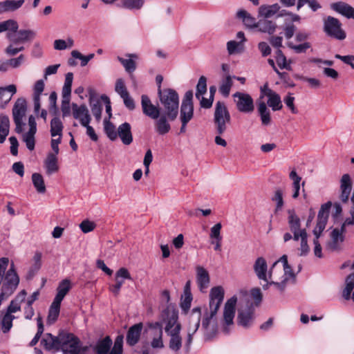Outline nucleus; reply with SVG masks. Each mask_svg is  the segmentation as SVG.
I'll use <instances>...</instances> for the list:
<instances>
[{
	"mask_svg": "<svg viewBox=\"0 0 354 354\" xmlns=\"http://www.w3.org/2000/svg\"><path fill=\"white\" fill-rule=\"evenodd\" d=\"M115 91L121 98L129 94L125 86L124 81L122 78H119L116 80Z\"/></svg>",
	"mask_w": 354,
	"mask_h": 354,
	"instance_id": "obj_60",
	"label": "nucleus"
},
{
	"mask_svg": "<svg viewBox=\"0 0 354 354\" xmlns=\"http://www.w3.org/2000/svg\"><path fill=\"white\" fill-rule=\"evenodd\" d=\"M160 101L169 120H174L178 113L179 97L177 92L171 88L158 89Z\"/></svg>",
	"mask_w": 354,
	"mask_h": 354,
	"instance_id": "obj_3",
	"label": "nucleus"
},
{
	"mask_svg": "<svg viewBox=\"0 0 354 354\" xmlns=\"http://www.w3.org/2000/svg\"><path fill=\"white\" fill-rule=\"evenodd\" d=\"M232 84V77L231 75H227L221 82V84L219 86V92L224 97H227L230 95Z\"/></svg>",
	"mask_w": 354,
	"mask_h": 354,
	"instance_id": "obj_44",
	"label": "nucleus"
},
{
	"mask_svg": "<svg viewBox=\"0 0 354 354\" xmlns=\"http://www.w3.org/2000/svg\"><path fill=\"white\" fill-rule=\"evenodd\" d=\"M201 317V310L200 307L194 308L191 313V321L189 323V331L185 342V347L189 351L190 346L192 343V335L197 331L200 326V321Z\"/></svg>",
	"mask_w": 354,
	"mask_h": 354,
	"instance_id": "obj_13",
	"label": "nucleus"
},
{
	"mask_svg": "<svg viewBox=\"0 0 354 354\" xmlns=\"http://www.w3.org/2000/svg\"><path fill=\"white\" fill-rule=\"evenodd\" d=\"M74 46V40L71 37L66 40L56 39L54 41V48L58 50H63L66 48H72Z\"/></svg>",
	"mask_w": 354,
	"mask_h": 354,
	"instance_id": "obj_48",
	"label": "nucleus"
},
{
	"mask_svg": "<svg viewBox=\"0 0 354 354\" xmlns=\"http://www.w3.org/2000/svg\"><path fill=\"white\" fill-rule=\"evenodd\" d=\"M71 281L68 279H63L59 282L57 288V294L54 298L55 301L62 303V300L71 289Z\"/></svg>",
	"mask_w": 354,
	"mask_h": 354,
	"instance_id": "obj_31",
	"label": "nucleus"
},
{
	"mask_svg": "<svg viewBox=\"0 0 354 354\" xmlns=\"http://www.w3.org/2000/svg\"><path fill=\"white\" fill-rule=\"evenodd\" d=\"M63 129L64 126L59 118L56 117L52 119L50 122V134L52 137L56 136L62 137Z\"/></svg>",
	"mask_w": 354,
	"mask_h": 354,
	"instance_id": "obj_43",
	"label": "nucleus"
},
{
	"mask_svg": "<svg viewBox=\"0 0 354 354\" xmlns=\"http://www.w3.org/2000/svg\"><path fill=\"white\" fill-rule=\"evenodd\" d=\"M33 264L30 268L29 274L34 275L41 266V253L40 252H36L33 257Z\"/></svg>",
	"mask_w": 354,
	"mask_h": 354,
	"instance_id": "obj_56",
	"label": "nucleus"
},
{
	"mask_svg": "<svg viewBox=\"0 0 354 354\" xmlns=\"http://www.w3.org/2000/svg\"><path fill=\"white\" fill-rule=\"evenodd\" d=\"M258 111L259 113L262 124L263 125L270 124L271 120L270 113L264 102H259Z\"/></svg>",
	"mask_w": 354,
	"mask_h": 354,
	"instance_id": "obj_40",
	"label": "nucleus"
},
{
	"mask_svg": "<svg viewBox=\"0 0 354 354\" xmlns=\"http://www.w3.org/2000/svg\"><path fill=\"white\" fill-rule=\"evenodd\" d=\"M196 280L201 290L207 288L209 283V275L208 272L201 266L196 268Z\"/></svg>",
	"mask_w": 354,
	"mask_h": 354,
	"instance_id": "obj_30",
	"label": "nucleus"
},
{
	"mask_svg": "<svg viewBox=\"0 0 354 354\" xmlns=\"http://www.w3.org/2000/svg\"><path fill=\"white\" fill-rule=\"evenodd\" d=\"M193 93L188 91L183 97L180 111V122H189L194 116V106L192 103Z\"/></svg>",
	"mask_w": 354,
	"mask_h": 354,
	"instance_id": "obj_12",
	"label": "nucleus"
},
{
	"mask_svg": "<svg viewBox=\"0 0 354 354\" xmlns=\"http://www.w3.org/2000/svg\"><path fill=\"white\" fill-rule=\"evenodd\" d=\"M90 106L92 113L97 120H100L102 114V104L98 100H94L93 97L90 98Z\"/></svg>",
	"mask_w": 354,
	"mask_h": 354,
	"instance_id": "obj_50",
	"label": "nucleus"
},
{
	"mask_svg": "<svg viewBox=\"0 0 354 354\" xmlns=\"http://www.w3.org/2000/svg\"><path fill=\"white\" fill-rule=\"evenodd\" d=\"M141 106L142 113L151 119H158L160 110L158 106L152 104L150 98L147 95H141Z\"/></svg>",
	"mask_w": 354,
	"mask_h": 354,
	"instance_id": "obj_16",
	"label": "nucleus"
},
{
	"mask_svg": "<svg viewBox=\"0 0 354 354\" xmlns=\"http://www.w3.org/2000/svg\"><path fill=\"white\" fill-rule=\"evenodd\" d=\"M336 59H338L343 62L344 64L351 66V68L354 70V55H340L339 54H336L335 55Z\"/></svg>",
	"mask_w": 354,
	"mask_h": 354,
	"instance_id": "obj_64",
	"label": "nucleus"
},
{
	"mask_svg": "<svg viewBox=\"0 0 354 354\" xmlns=\"http://www.w3.org/2000/svg\"><path fill=\"white\" fill-rule=\"evenodd\" d=\"M352 189V181L348 174H344L340 180V200L347 203Z\"/></svg>",
	"mask_w": 354,
	"mask_h": 354,
	"instance_id": "obj_20",
	"label": "nucleus"
},
{
	"mask_svg": "<svg viewBox=\"0 0 354 354\" xmlns=\"http://www.w3.org/2000/svg\"><path fill=\"white\" fill-rule=\"evenodd\" d=\"M104 129L107 137L112 141L118 138V130L116 131L115 127L109 120L104 119Z\"/></svg>",
	"mask_w": 354,
	"mask_h": 354,
	"instance_id": "obj_46",
	"label": "nucleus"
},
{
	"mask_svg": "<svg viewBox=\"0 0 354 354\" xmlns=\"http://www.w3.org/2000/svg\"><path fill=\"white\" fill-rule=\"evenodd\" d=\"M64 333H60L58 336H54L50 333H46L41 339V344L47 351H59Z\"/></svg>",
	"mask_w": 354,
	"mask_h": 354,
	"instance_id": "obj_17",
	"label": "nucleus"
},
{
	"mask_svg": "<svg viewBox=\"0 0 354 354\" xmlns=\"http://www.w3.org/2000/svg\"><path fill=\"white\" fill-rule=\"evenodd\" d=\"M266 96L268 97V105L272 111H279L282 109V102L279 94L270 89L267 84L261 88V98Z\"/></svg>",
	"mask_w": 354,
	"mask_h": 354,
	"instance_id": "obj_14",
	"label": "nucleus"
},
{
	"mask_svg": "<svg viewBox=\"0 0 354 354\" xmlns=\"http://www.w3.org/2000/svg\"><path fill=\"white\" fill-rule=\"evenodd\" d=\"M254 319V310L252 306H248L245 309H241L238 311L237 322L238 324L244 328L250 327Z\"/></svg>",
	"mask_w": 354,
	"mask_h": 354,
	"instance_id": "obj_19",
	"label": "nucleus"
},
{
	"mask_svg": "<svg viewBox=\"0 0 354 354\" xmlns=\"http://www.w3.org/2000/svg\"><path fill=\"white\" fill-rule=\"evenodd\" d=\"M126 56L128 57L129 59H124L119 56L118 57L117 59L124 66L125 71L127 73H131L133 72L136 68V62L132 59H138V56L136 54L133 53L127 54Z\"/></svg>",
	"mask_w": 354,
	"mask_h": 354,
	"instance_id": "obj_37",
	"label": "nucleus"
},
{
	"mask_svg": "<svg viewBox=\"0 0 354 354\" xmlns=\"http://www.w3.org/2000/svg\"><path fill=\"white\" fill-rule=\"evenodd\" d=\"M71 56L73 58L78 59L81 61V66H85L87 65L88 62L95 57V55L94 53H90L87 55H84L78 50H74L71 52Z\"/></svg>",
	"mask_w": 354,
	"mask_h": 354,
	"instance_id": "obj_51",
	"label": "nucleus"
},
{
	"mask_svg": "<svg viewBox=\"0 0 354 354\" xmlns=\"http://www.w3.org/2000/svg\"><path fill=\"white\" fill-rule=\"evenodd\" d=\"M192 295H183L182 301L180 302V307L182 310L187 314L191 307V303L192 301Z\"/></svg>",
	"mask_w": 354,
	"mask_h": 354,
	"instance_id": "obj_63",
	"label": "nucleus"
},
{
	"mask_svg": "<svg viewBox=\"0 0 354 354\" xmlns=\"http://www.w3.org/2000/svg\"><path fill=\"white\" fill-rule=\"evenodd\" d=\"M227 50L230 55L241 54L244 51V45L242 42L231 40L227 43Z\"/></svg>",
	"mask_w": 354,
	"mask_h": 354,
	"instance_id": "obj_42",
	"label": "nucleus"
},
{
	"mask_svg": "<svg viewBox=\"0 0 354 354\" xmlns=\"http://www.w3.org/2000/svg\"><path fill=\"white\" fill-rule=\"evenodd\" d=\"M15 317L7 313L3 316L1 319V329L3 333H7L12 327V322Z\"/></svg>",
	"mask_w": 354,
	"mask_h": 354,
	"instance_id": "obj_49",
	"label": "nucleus"
},
{
	"mask_svg": "<svg viewBox=\"0 0 354 354\" xmlns=\"http://www.w3.org/2000/svg\"><path fill=\"white\" fill-rule=\"evenodd\" d=\"M32 180L34 187L39 193H44L46 192V186L42 176L38 173H34L32 175Z\"/></svg>",
	"mask_w": 354,
	"mask_h": 354,
	"instance_id": "obj_47",
	"label": "nucleus"
},
{
	"mask_svg": "<svg viewBox=\"0 0 354 354\" xmlns=\"http://www.w3.org/2000/svg\"><path fill=\"white\" fill-rule=\"evenodd\" d=\"M123 353V337L118 335L114 342L112 348H111L109 354H122Z\"/></svg>",
	"mask_w": 354,
	"mask_h": 354,
	"instance_id": "obj_54",
	"label": "nucleus"
},
{
	"mask_svg": "<svg viewBox=\"0 0 354 354\" xmlns=\"http://www.w3.org/2000/svg\"><path fill=\"white\" fill-rule=\"evenodd\" d=\"M330 207V202H328L321 206V208L317 215V224L313 230V234L315 237V240H314V243H317V239H319V237L320 236L322 232L326 227L329 216Z\"/></svg>",
	"mask_w": 354,
	"mask_h": 354,
	"instance_id": "obj_10",
	"label": "nucleus"
},
{
	"mask_svg": "<svg viewBox=\"0 0 354 354\" xmlns=\"http://www.w3.org/2000/svg\"><path fill=\"white\" fill-rule=\"evenodd\" d=\"M143 324L142 322L136 324L131 326L127 333V344L131 346H135L139 341L142 330Z\"/></svg>",
	"mask_w": 354,
	"mask_h": 354,
	"instance_id": "obj_21",
	"label": "nucleus"
},
{
	"mask_svg": "<svg viewBox=\"0 0 354 354\" xmlns=\"http://www.w3.org/2000/svg\"><path fill=\"white\" fill-rule=\"evenodd\" d=\"M181 326L178 325L173 329L172 333L167 334L170 336L169 347L173 351H178L182 346V338L180 335Z\"/></svg>",
	"mask_w": 354,
	"mask_h": 354,
	"instance_id": "obj_27",
	"label": "nucleus"
},
{
	"mask_svg": "<svg viewBox=\"0 0 354 354\" xmlns=\"http://www.w3.org/2000/svg\"><path fill=\"white\" fill-rule=\"evenodd\" d=\"M25 0H6L4 1L6 12H14L18 10L24 3Z\"/></svg>",
	"mask_w": 354,
	"mask_h": 354,
	"instance_id": "obj_52",
	"label": "nucleus"
},
{
	"mask_svg": "<svg viewBox=\"0 0 354 354\" xmlns=\"http://www.w3.org/2000/svg\"><path fill=\"white\" fill-rule=\"evenodd\" d=\"M288 222L294 234L295 241H301V243H307V233L305 230H300V220L293 210H288Z\"/></svg>",
	"mask_w": 354,
	"mask_h": 354,
	"instance_id": "obj_11",
	"label": "nucleus"
},
{
	"mask_svg": "<svg viewBox=\"0 0 354 354\" xmlns=\"http://www.w3.org/2000/svg\"><path fill=\"white\" fill-rule=\"evenodd\" d=\"M331 8L335 12L348 19H354V8L345 2H337L331 5Z\"/></svg>",
	"mask_w": 354,
	"mask_h": 354,
	"instance_id": "obj_25",
	"label": "nucleus"
},
{
	"mask_svg": "<svg viewBox=\"0 0 354 354\" xmlns=\"http://www.w3.org/2000/svg\"><path fill=\"white\" fill-rule=\"evenodd\" d=\"M26 110V101L24 98H19L14 104L12 116L15 124L16 133L22 134V140L26 143L27 148L30 151H32L35 146V136L37 133V123L35 118L33 115H30L28 118L29 129L27 132H24L26 124L23 120Z\"/></svg>",
	"mask_w": 354,
	"mask_h": 354,
	"instance_id": "obj_1",
	"label": "nucleus"
},
{
	"mask_svg": "<svg viewBox=\"0 0 354 354\" xmlns=\"http://www.w3.org/2000/svg\"><path fill=\"white\" fill-rule=\"evenodd\" d=\"M221 223H218L212 226L210 230L209 236L216 243H219L222 241V236L221 235Z\"/></svg>",
	"mask_w": 354,
	"mask_h": 354,
	"instance_id": "obj_53",
	"label": "nucleus"
},
{
	"mask_svg": "<svg viewBox=\"0 0 354 354\" xmlns=\"http://www.w3.org/2000/svg\"><path fill=\"white\" fill-rule=\"evenodd\" d=\"M287 46L290 48L292 49L296 53H305L311 46L309 42H304L301 44L295 45L291 41L288 42Z\"/></svg>",
	"mask_w": 354,
	"mask_h": 354,
	"instance_id": "obj_61",
	"label": "nucleus"
},
{
	"mask_svg": "<svg viewBox=\"0 0 354 354\" xmlns=\"http://www.w3.org/2000/svg\"><path fill=\"white\" fill-rule=\"evenodd\" d=\"M280 6L278 3L270 6L262 5L259 8V15L263 18H271L275 15L277 17H281L282 14H279Z\"/></svg>",
	"mask_w": 354,
	"mask_h": 354,
	"instance_id": "obj_26",
	"label": "nucleus"
},
{
	"mask_svg": "<svg viewBox=\"0 0 354 354\" xmlns=\"http://www.w3.org/2000/svg\"><path fill=\"white\" fill-rule=\"evenodd\" d=\"M178 311L173 308L167 307L161 313L162 324H165V331L167 334L172 333L173 329L181 324L178 322Z\"/></svg>",
	"mask_w": 354,
	"mask_h": 354,
	"instance_id": "obj_9",
	"label": "nucleus"
},
{
	"mask_svg": "<svg viewBox=\"0 0 354 354\" xmlns=\"http://www.w3.org/2000/svg\"><path fill=\"white\" fill-rule=\"evenodd\" d=\"M270 200L274 203V214L277 215L284 207L283 191L281 188H277Z\"/></svg>",
	"mask_w": 354,
	"mask_h": 354,
	"instance_id": "obj_29",
	"label": "nucleus"
},
{
	"mask_svg": "<svg viewBox=\"0 0 354 354\" xmlns=\"http://www.w3.org/2000/svg\"><path fill=\"white\" fill-rule=\"evenodd\" d=\"M155 120V128L158 134L165 135L170 131L171 126L168 122L169 119L167 118L166 113L164 115L160 114L159 118Z\"/></svg>",
	"mask_w": 354,
	"mask_h": 354,
	"instance_id": "obj_33",
	"label": "nucleus"
},
{
	"mask_svg": "<svg viewBox=\"0 0 354 354\" xmlns=\"http://www.w3.org/2000/svg\"><path fill=\"white\" fill-rule=\"evenodd\" d=\"M324 30L327 35L337 40H344L346 37L341 22L333 17L329 16L324 20Z\"/></svg>",
	"mask_w": 354,
	"mask_h": 354,
	"instance_id": "obj_8",
	"label": "nucleus"
},
{
	"mask_svg": "<svg viewBox=\"0 0 354 354\" xmlns=\"http://www.w3.org/2000/svg\"><path fill=\"white\" fill-rule=\"evenodd\" d=\"M1 282V293L8 297L12 295L19 283V277L15 270L14 263L10 265Z\"/></svg>",
	"mask_w": 354,
	"mask_h": 354,
	"instance_id": "obj_6",
	"label": "nucleus"
},
{
	"mask_svg": "<svg viewBox=\"0 0 354 354\" xmlns=\"http://www.w3.org/2000/svg\"><path fill=\"white\" fill-rule=\"evenodd\" d=\"M230 122L231 116L227 106L223 102H217L214 113V123L216 133L218 135L223 134Z\"/></svg>",
	"mask_w": 354,
	"mask_h": 354,
	"instance_id": "obj_4",
	"label": "nucleus"
},
{
	"mask_svg": "<svg viewBox=\"0 0 354 354\" xmlns=\"http://www.w3.org/2000/svg\"><path fill=\"white\" fill-rule=\"evenodd\" d=\"M209 309L212 315H216L224 299V290L221 286L212 288L209 293Z\"/></svg>",
	"mask_w": 354,
	"mask_h": 354,
	"instance_id": "obj_15",
	"label": "nucleus"
},
{
	"mask_svg": "<svg viewBox=\"0 0 354 354\" xmlns=\"http://www.w3.org/2000/svg\"><path fill=\"white\" fill-rule=\"evenodd\" d=\"M73 115L75 119L78 120L82 125H87L91 122V118L86 105L78 106L77 104H72Z\"/></svg>",
	"mask_w": 354,
	"mask_h": 354,
	"instance_id": "obj_18",
	"label": "nucleus"
},
{
	"mask_svg": "<svg viewBox=\"0 0 354 354\" xmlns=\"http://www.w3.org/2000/svg\"><path fill=\"white\" fill-rule=\"evenodd\" d=\"M80 228L84 233H88L91 231H93L95 227L96 224L95 222L89 221L88 219L84 220L80 224Z\"/></svg>",
	"mask_w": 354,
	"mask_h": 354,
	"instance_id": "obj_62",
	"label": "nucleus"
},
{
	"mask_svg": "<svg viewBox=\"0 0 354 354\" xmlns=\"http://www.w3.org/2000/svg\"><path fill=\"white\" fill-rule=\"evenodd\" d=\"M118 137L125 145H129L133 142V136L131 127L129 123L124 122L120 124L118 128Z\"/></svg>",
	"mask_w": 354,
	"mask_h": 354,
	"instance_id": "obj_24",
	"label": "nucleus"
},
{
	"mask_svg": "<svg viewBox=\"0 0 354 354\" xmlns=\"http://www.w3.org/2000/svg\"><path fill=\"white\" fill-rule=\"evenodd\" d=\"M236 109L243 113H251L254 110V100L245 92L237 91L232 95Z\"/></svg>",
	"mask_w": 354,
	"mask_h": 354,
	"instance_id": "obj_7",
	"label": "nucleus"
},
{
	"mask_svg": "<svg viewBox=\"0 0 354 354\" xmlns=\"http://www.w3.org/2000/svg\"><path fill=\"white\" fill-rule=\"evenodd\" d=\"M276 60L278 66L281 69L285 68L287 70H291L290 64L288 63L286 56L283 54L281 50H278L277 51Z\"/></svg>",
	"mask_w": 354,
	"mask_h": 354,
	"instance_id": "obj_59",
	"label": "nucleus"
},
{
	"mask_svg": "<svg viewBox=\"0 0 354 354\" xmlns=\"http://www.w3.org/2000/svg\"><path fill=\"white\" fill-rule=\"evenodd\" d=\"M345 282L346 287L342 292V297L346 300H348L351 299V292L354 289V281L351 279V276H347Z\"/></svg>",
	"mask_w": 354,
	"mask_h": 354,
	"instance_id": "obj_57",
	"label": "nucleus"
},
{
	"mask_svg": "<svg viewBox=\"0 0 354 354\" xmlns=\"http://www.w3.org/2000/svg\"><path fill=\"white\" fill-rule=\"evenodd\" d=\"M60 350L63 354H88L90 346H81L80 339L72 333H64Z\"/></svg>",
	"mask_w": 354,
	"mask_h": 354,
	"instance_id": "obj_5",
	"label": "nucleus"
},
{
	"mask_svg": "<svg viewBox=\"0 0 354 354\" xmlns=\"http://www.w3.org/2000/svg\"><path fill=\"white\" fill-rule=\"evenodd\" d=\"M267 263L263 257H259L254 265V271L259 279L267 281Z\"/></svg>",
	"mask_w": 354,
	"mask_h": 354,
	"instance_id": "obj_35",
	"label": "nucleus"
},
{
	"mask_svg": "<svg viewBox=\"0 0 354 354\" xmlns=\"http://www.w3.org/2000/svg\"><path fill=\"white\" fill-rule=\"evenodd\" d=\"M236 17L241 19L245 26L249 28H254L257 26V21L248 12L245 10H239L236 13Z\"/></svg>",
	"mask_w": 354,
	"mask_h": 354,
	"instance_id": "obj_36",
	"label": "nucleus"
},
{
	"mask_svg": "<svg viewBox=\"0 0 354 354\" xmlns=\"http://www.w3.org/2000/svg\"><path fill=\"white\" fill-rule=\"evenodd\" d=\"M10 131V120L7 115H0V143L4 142Z\"/></svg>",
	"mask_w": 354,
	"mask_h": 354,
	"instance_id": "obj_38",
	"label": "nucleus"
},
{
	"mask_svg": "<svg viewBox=\"0 0 354 354\" xmlns=\"http://www.w3.org/2000/svg\"><path fill=\"white\" fill-rule=\"evenodd\" d=\"M113 345V341L109 336H106L97 341L92 346L93 354H109V351Z\"/></svg>",
	"mask_w": 354,
	"mask_h": 354,
	"instance_id": "obj_23",
	"label": "nucleus"
},
{
	"mask_svg": "<svg viewBox=\"0 0 354 354\" xmlns=\"http://www.w3.org/2000/svg\"><path fill=\"white\" fill-rule=\"evenodd\" d=\"M44 167L49 176L57 172L59 170L57 155L49 153L44 160Z\"/></svg>",
	"mask_w": 354,
	"mask_h": 354,
	"instance_id": "obj_28",
	"label": "nucleus"
},
{
	"mask_svg": "<svg viewBox=\"0 0 354 354\" xmlns=\"http://www.w3.org/2000/svg\"><path fill=\"white\" fill-rule=\"evenodd\" d=\"M61 303L53 300L51 304L48 315V323L53 324L57 321L60 312Z\"/></svg>",
	"mask_w": 354,
	"mask_h": 354,
	"instance_id": "obj_39",
	"label": "nucleus"
},
{
	"mask_svg": "<svg viewBox=\"0 0 354 354\" xmlns=\"http://www.w3.org/2000/svg\"><path fill=\"white\" fill-rule=\"evenodd\" d=\"M256 28L261 32L272 35L276 30L277 24L275 22L264 18L257 21Z\"/></svg>",
	"mask_w": 354,
	"mask_h": 354,
	"instance_id": "obj_34",
	"label": "nucleus"
},
{
	"mask_svg": "<svg viewBox=\"0 0 354 354\" xmlns=\"http://www.w3.org/2000/svg\"><path fill=\"white\" fill-rule=\"evenodd\" d=\"M236 301V297L233 296L225 304L223 317L227 325H230L233 323Z\"/></svg>",
	"mask_w": 354,
	"mask_h": 354,
	"instance_id": "obj_22",
	"label": "nucleus"
},
{
	"mask_svg": "<svg viewBox=\"0 0 354 354\" xmlns=\"http://www.w3.org/2000/svg\"><path fill=\"white\" fill-rule=\"evenodd\" d=\"M16 92L17 88L14 84L0 87V102L2 107H4L10 101L12 96L15 94Z\"/></svg>",
	"mask_w": 354,
	"mask_h": 354,
	"instance_id": "obj_32",
	"label": "nucleus"
},
{
	"mask_svg": "<svg viewBox=\"0 0 354 354\" xmlns=\"http://www.w3.org/2000/svg\"><path fill=\"white\" fill-rule=\"evenodd\" d=\"M207 92V79L205 76H201L196 85V97L198 99L203 95Z\"/></svg>",
	"mask_w": 354,
	"mask_h": 354,
	"instance_id": "obj_58",
	"label": "nucleus"
},
{
	"mask_svg": "<svg viewBox=\"0 0 354 354\" xmlns=\"http://www.w3.org/2000/svg\"><path fill=\"white\" fill-rule=\"evenodd\" d=\"M115 285L122 288L124 281V279L132 280L131 276L129 270L125 268H120L115 275Z\"/></svg>",
	"mask_w": 354,
	"mask_h": 354,
	"instance_id": "obj_41",
	"label": "nucleus"
},
{
	"mask_svg": "<svg viewBox=\"0 0 354 354\" xmlns=\"http://www.w3.org/2000/svg\"><path fill=\"white\" fill-rule=\"evenodd\" d=\"M145 3V0H122L120 2L121 7L127 10H140Z\"/></svg>",
	"mask_w": 354,
	"mask_h": 354,
	"instance_id": "obj_45",
	"label": "nucleus"
},
{
	"mask_svg": "<svg viewBox=\"0 0 354 354\" xmlns=\"http://www.w3.org/2000/svg\"><path fill=\"white\" fill-rule=\"evenodd\" d=\"M3 32H15L19 28L18 23L14 19H8L0 23Z\"/></svg>",
	"mask_w": 354,
	"mask_h": 354,
	"instance_id": "obj_55",
	"label": "nucleus"
},
{
	"mask_svg": "<svg viewBox=\"0 0 354 354\" xmlns=\"http://www.w3.org/2000/svg\"><path fill=\"white\" fill-rule=\"evenodd\" d=\"M36 37V32L32 30H19L15 32H7L6 38L10 44L5 49V53L8 56H15L24 51V44L32 40Z\"/></svg>",
	"mask_w": 354,
	"mask_h": 354,
	"instance_id": "obj_2",
	"label": "nucleus"
}]
</instances>
